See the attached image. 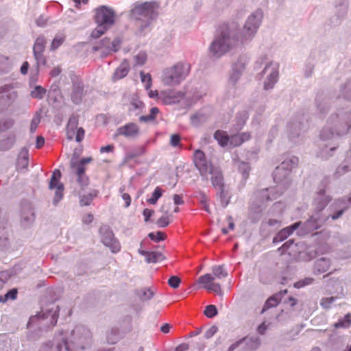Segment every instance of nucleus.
Instances as JSON below:
<instances>
[{"label":"nucleus","mask_w":351,"mask_h":351,"mask_svg":"<svg viewBox=\"0 0 351 351\" xmlns=\"http://www.w3.org/2000/svg\"><path fill=\"white\" fill-rule=\"evenodd\" d=\"M82 149H75L69 162L73 193L80 199L81 206L88 205L86 190L88 188V158L81 157Z\"/></svg>","instance_id":"obj_1"},{"label":"nucleus","mask_w":351,"mask_h":351,"mask_svg":"<svg viewBox=\"0 0 351 351\" xmlns=\"http://www.w3.org/2000/svg\"><path fill=\"white\" fill-rule=\"evenodd\" d=\"M213 274H206L198 278V283L209 291H213L219 295L223 294L221 285L216 282L215 279H222L228 276V271L223 265H215L212 267Z\"/></svg>","instance_id":"obj_2"},{"label":"nucleus","mask_w":351,"mask_h":351,"mask_svg":"<svg viewBox=\"0 0 351 351\" xmlns=\"http://www.w3.org/2000/svg\"><path fill=\"white\" fill-rule=\"evenodd\" d=\"M189 71L190 66L189 64L178 63L163 71L162 81L168 86L178 84L188 75Z\"/></svg>","instance_id":"obj_3"},{"label":"nucleus","mask_w":351,"mask_h":351,"mask_svg":"<svg viewBox=\"0 0 351 351\" xmlns=\"http://www.w3.org/2000/svg\"><path fill=\"white\" fill-rule=\"evenodd\" d=\"M219 36L212 43L210 49L216 57L222 56L228 51L232 45L233 39L228 35V27L224 25L220 27Z\"/></svg>","instance_id":"obj_4"},{"label":"nucleus","mask_w":351,"mask_h":351,"mask_svg":"<svg viewBox=\"0 0 351 351\" xmlns=\"http://www.w3.org/2000/svg\"><path fill=\"white\" fill-rule=\"evenodd\" d=\"M156 5L154 3L145 2L135 6L132 10V16L136 20L145 22L147 25L156 17Z\"/></svg>","instance_id":"obj_5"},{"label":"nucleus","mask_w":351,"mask_h":351,"mask_svg":"<svg viewBox=\"0 0 351 351\" xmlns=\"http://www.w3.org/2000/svg\"><path fill=\"white\" fill-rule=\"evenodd\" d=\"M99 232L101 243L109 248L112 253L117 254L121 251V243L109 226L102 225Z\"/></svg>","instance_id":"obj_6"},{"label":"nucleus","mask_w":351,"mask_h":351,"mask_svg":"<svg viewBox=\"0 0 351 351\" xmlns=\"http://www.w3.org/2000/svg\"><path fill=\"white\" fill-rule=\"evenodd\" d=\"M95 19L97 24L109 29L115 23L116 14L112 8L102 5L95 10Z\"/></svg>","instance_id":"obj_7"},{"label":"nucleus","mask_w":351,"mask_h":351,"mask_svg":"<svg viewBox=\"0 0 351 351\" xmlns=\"http://www.w3.org/2000/svg\"><path fill=\"white\" fill-rule=\"evenodd\" d=\"M61 172L59 169L53 171L49 184L50 190H55V197L53 199L54 203L60 201L64 195V185L60 182Z\"/></svg>","instance_id":"obj_8"},{"label":"nucleus","mask_w":351,"mask_h":351,"mask_svg":"<svg viewBox=\"0 0 351 351\" xmlns=\"http://www.w3.org/2000/svg\"><path fill=\"white\" fill-rule=\"evenodd\" d=\"M193 160L195 167L202 176H206L208 172H213V166L206 160L205 154L202 150L197 149L195 152Z\"/></svg>","instance_id":"obj_9"},{"label":"nucleus","mask_w":351,"mask_h":351,"mask_svg":"<svg viewBox=\"0 0 351 351\" xmlns=\"http://www.w3.org/2000/svg\"><path fill=\"white\" fill-rule=\"evenodd\" d=\"M46 41L43 36H39L36 38L34 45V56L36 60L37 65L40 64L45 65L47 64L46 58L43 54L45 49Z\"/></svg>","instance_id":"obj_10"},{"label":"nucleus","mask_w":351,"mask_h":351,"mask_svg":"<svg viewBox=\"0 0 351 351\" xmlns=\"http://www.w3.org/2000/svg\"><path fill=\"white\" fill-rule=\"evenodd\" d=\"M261 23L259 15L252 14L247 19L243 28V36L246 38L255 34Z\"/></svg>","instance_id":"obj_11"},{"label":"nucleus","mask_w":351,"mask_h":351,"mask_svg":"<svg viewBox=\"0 0 351 351\" xmlns=\"http://www.w3.org/2000/svg\"><path fill=\"white\" fill-rule=\"evenodd\" d=\"M139 128L134 123H129L117 130V134L123 136L126 138H134L138 135Z\"/></svg>","instance_id":"obj_12"},{"label":"nucleus","mask_w":351,"mask_h":351,"mask_svg":"<svg viewBox=\"0 0 351 351\" xmlns=\"http://www.w3.org/2000/svg\"><path fill=\"white\" fill-rule=\"evenodd\" d=\"M213 172H208V174H211V182L213 186L218 189L220 192L221 197L223 195L224 193V184H223V178L221 171L215 169L214 167H213Z\"/></svg>","instance_id":"obj_13"},{"label":"nucleus","mask_w":351,"mask_h":351,"mask_svg":"<svg viewBox=\"0 0 351 351\" xmlns=\"http://www.w3.org/2000/svg\"><path fill=\"white\" fill-rule=\"evenodd\" d=\"M171 204H164L160 208V212L163 215L157 220V225L160 228L167 226L171 221V215L169 213Z\"/></svg>","instance_id":"obj_14"},{"label":"nucleus","mask_w":351,"mask_h":351,"mask_svg":"<svg viewBox=\"0 0 351 351\" xmlns=\"http://www.w3.org/2000/svg\"><path fill=\"white\" fill-rule=\"evenodd\" d=\"M104 42L108 43V46L105 47L103 51L99 54V57H106L112 51L116 52L119 50L120 46V41L119 40L116 39L112 42L110 40H106Z\"/></svg>","instance_id":"obj_15"},{"label":"nucleus","mask_w":351,"mask_h":351,"mask_svg":"<svg viewBox=\"0 0 351 351\" xmlns=\"http://www.w3.org/2000/svg\"><path fill=\"white\" fill-rule=\"evenodd\" d=\"M301 224V222H296L293 224H292L290 226H288L287 228H285L284 229L281 230L277 234L276 239H278L280 241H283L286 239L289 236H290L294 230L298 228L300 225Z\"/></svg>","instance_id":"obj_16"},{"label":"nucleus","mask_w":351,"mask_h":351,"mask_svg":"<svg viewBox=\"0 0 351 351\" xmlns=\"http://www.w3.org/2000/svg\"><path fill=\"white\" fill-rule=\"evenodd\" d=\"M324 193L325 190H321L318 193L321 197L315 200L316 209L318 212L323 210L332 199L330 196H325Z\"/></svg>","instance_id":"obj_17"},{"label":"nucleus","mask_w":351,"mask_h":351,"mask_svg":"<svg viewBox=\"0 0 351 351\" xmlns=\"http://www.w3.org/2000/svg\"><path fill=\"white\" fill-rule=\"evenodd\" d=\"M214 137L221 147L229 145L230 136L228 135L226 132L217 130L215 132Z\"/></svg>","instance_id":"obj_18"},{"label":"nucleus","mask_w":351,"mask_h":351,"mask_svg":"<svg viewBox=\"0 0 351 351\" xmlns=\"http://www.w3.org/2000/svg\"><path fill=\"white\" fill-rule=\"evenodd\" d=\"M278 66L276 64L271 63L269 65L266 66L264 69V73H267L269 69H271L269 81L271 84H274L277 81L278 77Z\"/></svg>","instance_id":"obj_19"},{"label":"nucleus","mask_w":351,"mask_h":351,"mask_svg":"<svg viewBox=\"0 0 351 351\" xmlns=\"http://www.w3.org/2000/svg\"><path fill=\"white\" fill-rule=\"evenodd\" d=\"M129 68L127 64L122 63L115 71L114 73V80H120L127 75Z\"/></svg>","instance_id":"obj_20"},{"label":"nucleus","mask_w":351,"mask_h":351,"mask_svg":"<svg viewBox=\"0 0 351 351\" xmlns=\"http://www.w3.org/2000/svg\"><path fill=\"white\" fill-rule=\"evenodd\" d=\"M245 68V60L243 59H239L237 63L234 64L233 70L234 71V74L232 75L230 79V80L232 83H235L237 80V77H235V75H238Z\"/></svg>","instance_id":"obj_21"},{"label":"nucleus","mask_w":351,"mask_h":351,"mask_svg":"<svg viewBox=\"0 0 351 351\" xmlns=\"http://www.w3.org/2000/svg\"><path fill=\"white\" fill-rule=\"evenodd\" d=\"M351 326V314H346L342 319L334 324L335 328H347Z\"/></svg>","instance_id":"obj_22"},{"label":"nucleus","mask_w":351,"mask_h":351,"mask_svg":"<svg viewBox=\"0 0 351 351\" xmlns=\"http://www.w3.org/2000/svg\"><path fill=\"white\" fill-rule=\"evenodd\" d=\"M164 256L162 253L155 252H149L147 256L145 259L147 263H156L158 261H161L164 259Z\"/></svg>","instance_id":"obj_23"},{"label":"nucleus","mask_w":351,"mask_h":351,"mask_svg":"<svg viewBox=\"0 0 351 351\" xmlns=\"http://www.w3.org/2000/svg\"><path fill=\"white\" fill-rule=\"evenodd\" d=\"M280 300V297L278 294H276L269 298L265 303L263 310L276 306Z\"/></svg>","instance_id":"obj_24"},{"label":"nucleus","mask_w":351,"mask_h":351,"mask_svg":"<svg viewBox=\"0 0 351 351\" xmlns=\"http://www.w3.org/2000/svg\"><path fill=\"white\" fill-rule=\"evenodd\" d=\"M162 192L163 191L162 190V189L159 186H157L155 189L154 191L153 192L152 197L147 199V202L152 205L156 204L159 198L162 197Z\"/></svg>","instance_id":"obj_25"},{"label":"nucleus","mask_w":351,"mask_h":351,"mask_svg":"<svg viewBox=\"0 0 351 351\" xmlns=\"http://www.w3.org/2000/svg\"><path fill=\"white\" fill-rule=\"evenodd\" d=\"M158 112H159V109L156 107H153V108H152V109L150 110V114L149 115L141 116L139 118V120L141 122L152 121L156 119V115L158 114Z\"/></svg>","instance_id":"obj_26"},{"label":"nucleus","mask_w":351,"mask_h":351,"mask_svg":"<svg viewBox=\"0 0 351 351\" xmlns=\"http://www.w3.org/2000/svg\"><path fill=\"white\" fill-rule=\"evenodd\" d=\"M46 93V89L40 86H36L31 92V96L36 99H43Z\"/></svg>","instance_id":"obj_27"},{"label":"nucleus","mask_w":351,"mask_h":351,"mask_svg":"<svg viewBox=\"0 0 351 351\" xmlns=\"http://www.w3.org/2000/svg\"><path fill=\"white\" fill-rule=\"evenodd\" d=\"M125 186H122L119 188V192L121 194L122 199L125 202V207L128 208L131 204L132 199H131L130 194L128 193H125Z\"/></svg>","instance_id":"obj_28"},{"label":"nucleus","mask_w":351,"mask_h":351,"mask_svg":"<svg viewBox=\"0 0 351 351\" xmlns=\"http://www.w3.org/2000/svg\"><path fill=\"white\" fill-rule=\"evenodd\" d=\"M18 291L16 289L10 290L3 296H0V302H5L8 300H15L17 296Z\"/></svg>","instance_id":"obj_29"},{"label":"nucleus","mask_w":351,"mask_h":351,"mask_svg":"<svg viewBox=\"0 0 351 351\" xmlns=\"http://www.w3.org/2000/svg\"><path fill=\"white\" fill-rule=\"evenodd\" d=\"M329 266V262L326 258H320L316 261V267L320 272L326 271Z\"/></svg>","instance_id":"obj_30"},{"label":"nucleus","mask_w":351,"mask_h":351,"mask_svg":"<svg viewBox=\"0 0 351 351\" xmlns=\"http://www.w3.org/2000/svg\"><path fill=\"white\" fill-rule=\"evenodd\" d=\"M141 82L145 84V87L147 90L149 89L152 86V77L149 73H145L143 71L140 73Z\"/></svg>","instance_id":"obj_31"},{"label":"nucleus","mask_w":351,"mask_h":351,"mask_svg":"<svg viewBox=\"0 0 351 351\" xmlns=\"http://www.w3.org/2000/svg\"><path fill=\"white\" fill-rule=\"evenodd\" d=\"M204 315L208 318H213L217 315V309L215 305L210 304L206 306Z\"/></svg>","instance_id":"obj_32"},{"label":"nucleus","mask_w":351,"mask_h":351,"mask_svg":"<svg viewBox=\"0 0 351 351\" xmlns=\"http://www.w3.org/2000/svg\"><path fill=\"white\" fill-rule=\"evenodd\" d=\"M108 29L102 26L99 24H97V27L92 31L91 36L94 38H97L103 35Z\"/></svg>","instance_id":"obj_33"},{"label":"nucleus","mask_w":351,"mask_h":351,"mask_svg":"<svg viewBox=\"0 0 351 351\" xmlns=\"http://www.w3.org/2000/svg\"><path fill=\"white\" fill-rule=\"evenodd\" d=\"M65 37L62 35H57L52 40L51 49L54 50L60 46L64 41Z\"/></svg>","instance_id":"obj_34"},{"label":"nucleus","mask_w":351,"mask_h":351,"mask_svg":"<svg viewBox=\"0 0 351 351\" xmlns=\"http://www.w3.org/2000/svg\"><path fill=\"white\" fill-rule=\"evenodd\" d=\"M243 143L242 137L239 134H235L230 136L229 146L237 147L241 145Z\"/></svg>","instance_id":"obj_35"},{"label":"nucleus","mask_w":351,"mask_h":351,"mask_svg":"<svg viewBox=\"0 0 351 351\" xmlns=\"http://www.w3.org/2000/svg\"><path fill=\"white\" fill-rule=\"evenodd\" d=\"M181 279L177 276H172L168 280V285L173 289L179 287Z\"/></svg>","instance_id":"obj_36"},{"label":"nucleus","mask_w":351,"mask_h":351,"mask_svg":"<svg viewBox=\"0 0 351 351\" xmlns=\"http://www.w3.org/2000/svg\"><path fill=\"white\" fill-rule=\"evenodd\" d=\"M130 110H134L138 108H141L143 104L141 101H140L137 97H133L130 101Z\"/></svg>","instance_id":"obj_37"},{"label":"nucleus","mask_w":351,"mask_h":351,"mask_svg":"<svg viewBox=\"0 0 351 351\" xmlns=\"http://www.w3.org/2000/svg\"><path fill=\"white\" fill-rule=\"evenodd\" d=\"M335 300V297L324 298L320 301V305L322 308L328 309L330 308L331 304L334 302Z\"/></svg>","instance_id":"obj_38"},{"label":"nucleus","mask_w":351,"mask_h":351,"mask_svg":"<svg viewBox=\"0 0 351 351\" xmlns=\"http://www.w3.org/2000/svg\"><path fill=\"white\" fill-rule=\"evenodd\" d=\"M148 236L152 241L156 242L165 240L166 237L165 234L162 232H150Z\"/></svg>","instance_id":"obj_39"},{"label":"nucleus","mask_w":351,"mask_h":351,"mask_svg":"<svg viewBox=\"0 0 351 351\" xmlns=\"http://www.w3.org/2000/svg\"><path fill=\"white\" fill-rule=\"evenodd\" d=\"M239 170L243 173L244 179H247L249 176L250 167L247 163L242 162L239 165Z\"/></svg>","instance_id":"obj_40"},{"label":"nucleus","mask_w":351,"mask_h":351,"mask_svg":"<svg viewBox=\"0 0 351 351\" xmlns=\"http://www.w3.org/2000/svg\"><path fill=\"white\" fill-rule=\"evenodd\" d=\"M106 40H109L108 38H104L101 42L93 47V52L99 51V54L103 51V49L105 47L108 46V43L104 42Z\"/></svg>","instance_id":"obj_41"},{"label":"nucleus","mask_w":351,"mask_h":351,"mask_svg":"<svg viewBox=\"0 0 351 351\" xmlns=\"http://www.w3.org/2000/svg\"><path fill=\"white\" fill-rule=\"evenodd\" d=\"M40 122V118L39 116H37L32 119L30 124V131L31 132H34Z\"/></svg>","instance_id":"obj_42"},{"label":"nucleus","mask_w":351,"mask_h":351,"mask_svg":"<svg viewBox=\"0 0 351 351\" xmlns=\"http://www.w3.org/2000/svg\"><path fill=\"white\" fill-rule=\"evenodd\" d=\"M180 136L177 134H174L171 136L170 138V144L173 147H177L180 145Z\"/></svg>","instance_id":"obj_43"},{"label":"nucleus","mask_w":351,"mask_h":351,"mask_svg":"<svg viewBox=\"0 0 351 351\" xmlns=\"http://www.w3.org/2000/svg\"><path fill=\"white\" fill-rule=\"evenodd\" d=\"M218 328L217 326H212L210 327L206 332H205V337L206 339H209L212 337L217 331Z\"/></svg>","instance_id":"obj_44"},{"label":"nucleus","mask_w":351,"mask_h":351,"mask_svg":"<svg viewBox=\"0 0 351 351\" xmlns=\"http://www.w3.org/2000/svg\"><path fill=\"white\" fill-rule=\"evenodd\" d=\"M154 211L152 209L145 208L143 211V215L145 218V221L147 222L149 221V218L152 216Z\"/></svg>","instance_id":"obj_45"},{"label":"nucleus","mask_w":351,"mask_h":351,"mask_svg":"<svg viewBox=\"0 0 351 351\" xmlns=\"http://www.w3.org/2000/svg\"><path fill=\"white\" fill-rule=\"evenodd\" d=\"M84 135H85V131L84 129L82 128H79L77 130V132H76V136H75V139L77 142H80L82 141V139L84 138Z\"/></svg>","instance_id":"obj_46"},{"label":"nucleus","mask_w":351,"mask_h":351,"mask_svg":"<svg viewBox=\"0 0 351 351\" xmlns=\"http://www.w3.org/2000/svg\"><path fill=\"white\" fill-rule=\"evenodd\" d=\"M136 61L139 64H143L146 61V56L143 53L138 54L135 57Z\"/></svg>","instance_id":"obj_47"},{"label":"nucleus","mask_w":351,"mask_h":351,"mask_svg":"<svg viewBox=\"0 0 351 351\" xmlns=\"http://www.w3.org/2000/svg\"><path fill=\"white\" fill-rule=\"evenodd\" d=\"M45 144V138L42 136L36 137V147L38 149L41 148Z\"/></svg>","instance_id":"obj_48"},{"label":"nucleus","mask_w":351,"mask_h":351,"mask_svg":"<svg viewBox=\"0 0 351 351\" xmlns=\"http://www.w3.org/2000/svg\"><path fill=\"white\" fill-rule=\"evenodd\" d=\"M173 202L176 205H182L184 204V200L182 199V197L180 195H174L173 197Z\"/></svg>","instance_id":"obj_49"},{"label":"nucleus","mask_w":351,"mask_h":351,"mask_svg":"<svg viewBox=\"0 0 351 351\" xmlns=\"http://www.w3.org/2000/svg\"><path fill=\"white\" fill-rule=\"evenodd\" d=\"M154 295V293L149 289H147L143 291V298L145 300H149Z\"/></svg>","instance_id":"obj_50"},{"label":"nucleus","mask_w":351,"mask_h":351,"mask_svg":"<svg viewBox=\"0 0 351 351\" xmlns=\"http://www.w3.org/2000/svg\"><path fill=\"white\" fill-rule=\"evenodd\" d=\"M189 348V346L187 343H181L176 348L175 351H186Z\"/></svg>","instance_id":"obj_51"},{"label":"nucleus","mask_w":351,"mask_h":351,"mask_svg":"<svg viewBox=\"0 0 351 351\" xmlns=\"http://www.w3.org/2000/svg\"><path fill=\"white\" fill-rule=\"evenodd\" d=\"M114 149V146L112 145H108L106 146L101 147L100 148V152H112Z\"/></svg>","instance_id":"obj_52"},{"label":"nucleus","mask_w":351,"mask_h":351,"mask_svg":"<svg viewBox=\"0 0 351 351\" xmlns=\"http://www.w3.org/2000/svg\"><path fill=\"white\" fill-rule=\"evenodd\" d=\"M29 64L27 62H24L21 67V73L23 75H26L28 71Z\"/></svg>","instance_id":"obj_53"},{"label":"nucleus","mask_w":351,"mask_h":351,"mask_svg":"<svg viewBox=\"0 0 351 351\" xmlns=\"http://www.w3.org/2000/svg\"><path fill=\"white\" fill-rule=\"evenodd\" d=\"M202 198H203V199L202 200V203L204 204V210L206 212L210 213V208H209V206H208V199H207V197H206V195H204L202 196Z\"/></svg>","instance_id":"obj_54"},{"label":"nucleus","mask_w":351,"mask_h":351,"mask_svg":"<svg viewBox=\"0 0 351 351\" xmlns=\"http://www.w3.org/2000/svg\"><path fill=\"white\" fill-rule=\"evenodd\" d=\"M246 339L245 338H243L242 339H241L240 341L232 344L229 348V351H232L234 350L236 348H237V346L240 344V343H242L245 341H246Z\"/></svg>","instance_id":"obj_55"},{"label":"nucleus","mask_w":351,"mask_h":351,"mask_svg":"<svg viewBox=\"0 0 351 351\" xmlns=\"http://www.w3.org/2000/svg\"><path fill=\"white\" fill-rule=\"evenodd\" d=\"M61 73V69H60V67L57 66V67H54L50 72V75L52 76V77H56L58 76V75H60V73Z\"/></svg>","instance_id":"obj_56"},{"label":"nucleus","mask_w":351,"mask_h":351,"mask_svg":"<svg viewBox=\"0 0 351 351\" xmlns=\"http://www.w3.org/2000/svg\"><path fill=\"white\" fill-rule=\"evenodd\" d=\"M171 328V326L169 324H163L161 328H160V330L163 332V333H168L170 330Z\"/></svg>","instance_id":"obj_57"},{"label":"nucleus","mask_w":351,"mask_h":351,"mask_svg":"<svg viewBox=\"0 0 351 351\" xmlns=\"http://www.w3.org/2000/svg\"><path fill=\"white\" fill-rule=\"evenodd\" d=\"M346 209V208H344L343 209L336 212L334 215H331V218L333 220L337 219L342 215V214L343 213V212Z\"/></svg>","instance_id":"obj_58"},{"label":"nucleus","mask_w":351,"mask_h":351,"mask_svg":"<svg viewBox=\"0 0 351 351\" xmlns=\"http://www.w3.org/2000/svg\"><path fill=\"white\" fill-rule=\"evenodd\" d=\"M75 3V6L77 8H81V4L86 5L87 3L88 0H73Z\"/></svg>","instance_id":"obj_59"},{"label":"nucleus","mask_w":351,"mask_h":351,"mask_svg":"<svg viewBox=\"0 0 351 351\" xmlns=\"http://www.w3.org/2000/svg\"><path fill=\"white\" fill-rule=\"evenodd\" d=\"M267 330V326L265 323H262L258 328V332L261 335H263Z\"/></svg>","instance_id":"obj_60"},{"label":"nucleus","mask_w":351,"mask_h":351,"mask_svg":"<svg viewBox=\"0 0 351 351\" xmlns=\"http://www.w3.org/2000/svg\"><path fill=\"white\" fill-rule=\"evenodd\" d=\"M145 152V149L143 147H141L139 149V152L138 154H130L128 156V158L132 159L137 156L141 155Z\"/></svg>","instance_id":"obj_61"},{"label":"nucleus","mask_w":351,"mask_h":351,"mask_svg":"<svg viewBox=\"0 0 351 351\" xmlns=\"http://www.w3.org/2000/svg\"><path fill=\"white\" fill-rule=\"evenodd\" d=\"M47 23L46 20H45L43 17H40L36 20V24L38 26L43 27Z\"/></svg>","instance_id":"obj_62"},{"label":"nucleus","mask_w":351,"mask_h":351,"mask_svg":"<svg viewBox=\"0 0 351 351\" xmlns=\"http://www.w3.org/2000/svg\"><path fill=\"white\" fill-rule=\"evenodd\" d=\"M293 244V241L292 240H289L288 241H287L286 243H285L281 247V248L283 250H288V248L289 247V246Z\"/></svg>","instance_id":"obj_63"},{"label":"nucleus","mask_w":351,"mask_h":351,"mask_svg":"<svg viewBox=\"0 0 351 351\" xmlns=\"http://www.w3.org/2000/svg\"><path fill=\"white\" fill-rule=\"evenodd\" d=\"M241 137H242V140H243V143L250 139V135L249 133H242L239 134Z\"/></svg>","instance_id":"obj_64"}]
</instances>
